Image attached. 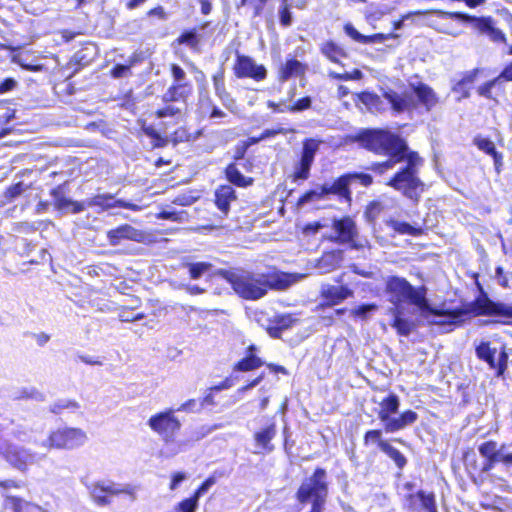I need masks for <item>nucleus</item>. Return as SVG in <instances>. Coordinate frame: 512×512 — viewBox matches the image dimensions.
I'll return each instance as SVG.
<instances>
[{
	"label": "nucleus",
	"mask_w": 512,
	"mask_h": 512,
	"mask_svg": "<svg viewBox=\"0 0 512 512\" xmlns=\"http://www.w3.org/2000/svg\"><path fill=\"white\" fill-rule=\"evenodd\" d=\"M358 140L364 148L389 157L387 161L375 164L373 166L375 171L383 173L392 169L395 164L406 160V166L399 170L387 185L401 192L405 197L417 201L424 187L418 177V168L422 160L414 152L407 153L404 140L397 134L384 129L365 130L359 134Z\"/></svg>",
	"instance_id": "obj_1"
},
{
	"label": "nucleus",
	"mask_w": 512,
	"mask_h": 512,
	"mask_svg": "<svg viewBox=\"0 0 512 512\" xmlns=\"http://www.w3.org/2000/svg\"><path fill=\"white\" fill-rule=\"evenodd\" d=\"M385 292L387 300L392 304V307L387 310V314L392 318L391 326L402 336H408L414 328L413 322L404 317V303L416 306L421 315H426L427 312L432 311V307L426 298V288L414 287L405 278L388 277Z\"/></svg>",
	"instance_id": "obj_2"
},
{
	"label": "nucleus",
	"mask_w": 512,
	"mask_h": 512,
	"mask_svg": "<svg viewBox=\"0 0 512 512\" xmlns=\"http://www.w3.org/2000/svg\"><path fill=\"white\" fill-rule=\"evenodd\" d=\"M220 275L236 294L248 300L262 298L269 289L285 290L304 277L283 272L261 274L242 270L222 271Z\"/></svg>",
	"instance_id": "obj_3"
},
{
	"label": "nucleus",
	"mask_w": 512,
	"mask_h": 512,
	"mask_svg": "<svg viewBox=\"0 0 512 512\" xmlns=\"http://www.w3.org/2000/svg\"><path fill=\"white\" fill-rule=\"evenodd\" d=\"M147 425L162 440V454L165 457H174L187 449L189 441L177 437L182 423L175 416L174 409L169 408L153 414Z\"/></svg>",
	"instance_id": "obj_4"
},
{
	"label": "nucleus",
	"mask_w": 512,
	"mask_h": 512,
	"mask_svg": "<svg viewBox=\"0 0 512 512\" xmlns=\"http://www.w3.org/2000/svg\"><path fill=\"white\" fill-rule=\"evenodd\" d=\"M400 401L397 395L390 394L384 398L380 403V410L378 417L384 424V429L388 433L397 432L404 429L408 425L416 422L418 415L412 410L403 412L399 417H394L393 414L398 412Z\"/></svg>",
	"instance_id": "obj_5"
},
{
	"label": "nucleus",
	"mask_w": 512,
	"mask_h": 512,
	"mask_svg": "<svg viewBox=\"0 0 512 512\" xmlns=\"http://www.w3.org/2000/svg\"><path fill=\"white\" fill-rule=\"evenodd\" d=\"M325 471L317 469L312 477L302 483L298 490V500L301 505H311V512H321L327 496Z\"/></svg>",
	"instance_id": "obj_6"
},
{
	"label": "nucleus",
	"mask_w": 512,
	"mask_h": 512,
	"mask_svg": "<svg viewBox=\"0 0 512 512\" xmlns=\"http://www.w3.org/2000/svg\"><path fill=\"white\" fill-rule=\"evenodd\" d=\"M86 432L79 428L64 427L52 431L49 436L41 441L40 447L45 449H74L85 444Z\"/></svg>",
	"instance_id": "obj_7"
},
{
	"label": "nucleus",
	"mask_w": 512,
	"mask_h": 512,
	"mask_svg": "<svg viewBox=\"0 0 512 512\" xmlns=\"http://www.w3.org/2000/svg\"><path fill=\"white\" fill-rule=\"evenodd\" d=\"M94 502L100 506L110 504V496L135 497L136 488L131 484H118L109 480L98 481L87 487Z\"/></svg>",
	"instance_id": "obj_8"
},
{
	"label": "nucleus",
	"mask_w": 512,
	"mask_h": 512,
	"mask_svg": "<svg viewBox=\"0 0 512 512\" xmlns=\"http://www.w3.org/2000/svg\"><path fill=\"white\" fill-rule=\"evenodd\" d=\"M0 454L4 456L7 462L20 471L27 470L30 465L37 463L41 458L37 453L32 452L30 449L8 444L6 441H2L1 439Z\"/></svg>",
	"instance_id": "obj_9"
},
{
	"label": "nucleus",
	"mask_w": 512,
	"mask_h": 512,
	"mask_svg": "<svg viewBox=\"0 0 512 512\" xmlns=\"http://www.w3.org/2000/svg\"><path fill=\"white\" fill-rule=\"evenodd\" d=\"M497 349L491 347L489 342H481L476 347V355L480 360L485 361L491 369L496 370L497 376L504 374L507 369L508 355L505 348H502L496 357Z\"/></svg>",
	"instance_id": "obj_10"
},
{
	"label": "nucleus",
	"mask_w": 512,
	"mask_h": 512,
	"mask_svg": "<svg viewBox=\"0 0 512 512\" xmlns=\"http://www.w3.org/2000/svg\"><path fill=\"white\" fill-rule=\"evenodd\" d=\"M318 150V143L315 140H306L303 144L300 160L295 164L294 181L306 180L310 176V169Z\"/></svg>",
	"instance_id": "obj_11"
},
{
	"label": "nucleus",
	"mask_w": 512,
	"mask_h": 512,
	"mask_svg": "<svg viewBox=\"0 0 512 512\" xmlns=\"http://www.w3.org/2000/svg\"><path fill=\"white\" fill-rule=\"evenodd\" d=\"M234 72L238 78H252L256 81L264 80L267 75L263 65H257L252 58L240 54H237Z\"/></svg>",
	"instance_id": "obj_12"
},
{
	"label": "nucleus",
	"mask_w": 512,
	"mask_h": 512,
	"mask_svg": "<svg viewBox=\"0 0 512 512\" xmlns=\"http://www.w3.org/2000/svg\"><path fill=\"white\" fill-rule=\"evenodd\" d=\"M471 312L463 309L457 310H437L432 308V311L422 315L432 324L443 325V326H457L464 321L465 316Z\"/></svg>",
	"instance_id": "obj_13"
},
{
	"label": "nucleus",
	"mask_w": 512,
	"mask_h": 512,
	"mask_svg": "<svg viewBox=\"0 0 512 512\" xmlns=\"http://www.w3.org/2000/svg\"><path fill=\"white\" fill-rule=\"evenodd\" d=\"M453 16L465 22L473 23L475 29L482 34H486L494 42L505 41L504 33L501 30L494 28L489 18H477L459 12L454 13Z\"/></svg>",
	"instance_id": "obj_14"
},
{
	"label": "nucleus",
	"mask_w": 512,
	"mask_h": 512,
	"mask_svg": "<svg viewBox=\"0 0 512 512\" xmlns=\"http://www.w3.org/2000/svg\"><path fill=\"white\" fill-rule=\"evenodd\" d=\"M475 315H499L512 317V305L504 303H495L487 298L477 299L470 308Z\"/></svg>",
	"instance_id": "obj_15"
},
{
	"label": "nucleus",
	"mask_w": 512,
	"mask_h": 512,
	"mask_svg": "<svg viewBox=\"0 0 512 512\" xmlns=\"http://www.w3.org/2000/svg\"><path fill=\"white\" fill-rule=\"evenodd\" d=\"M404 507L410 511L425 510L426 512H437L435 496L433 493L418 491L416 494L405 496Z\"/></svg>",
	"instance_id": "obj_16"
},
{
	"label": "nucleus",
	"mask_w": 512,
	"mask_h": 512,
	"mask_svg": "<svg viewBox=\"0 0 512 512\" xmlns=\"http://www.w3.org/2000/svg\"><path fill=\"white\" fill-rule=\"evenodd\" d=\"M107 238L111 245H119L123 240L143 242L146 235L143 231L134 228L131 225L124 224L107 232Z\"/></svg>",
	"instance_id": "obj_17"
},
{
	"label": "nucleus",
	"mask_w": 512,
	"mask_h": 512,
	"mask_svg": "<svg viewBox=\"0 0 512 512\" xmlns=\"http://www.w3.org/2000/svg\"><path fill=\"white\" fill-rule=\"evenodd\" d=\"M86 204L88 207H99L101 210H107L113 207H121L133 211L141 210L139 205L124 200H114L111 194H98L92 198L86 199Z\"/></svg>",
	"instance_id": "obj_18"
},
{
	"label": "nucleus",
	"mask_w": 512,
	"mask_h": 512,
	"mask_svg": "<svg viewBox=\"0 0 512 512\" xmlns=\"http://www.w3.org/2000/svg\"><path fill=\"white\" fill-rule=\"evenodd\" d=\"M333 229L336 233L334 240L339 243H350L357 234L355 223L349 217L334 220Z\"/></svg>",
	"instance_id": "obj_19"
},
{
	"label": "nucleus",
	"mask_w": 512,
	"mask_h": 512,
	"mask_svg": "<svg viewBox=\"0 0 512 512\" xmlns=\"http://www.w3.org/2000/svg\"><path fill=\"white\" fill-rule=\"evenodd\" d=\"M276 436V425L270 422L264 428H261L254 434L255 445L258 450L255 453H270L274 446L271 444L272 439Z\"/></svg>",
	"instance_id": "obj_20"
},
{
	"label": "nucleus",
	"mask_w": 512,
	"mask_h": 512,
	"mask_svg": "<svg viewBox=\"0 0 512 512\" xmlns=\"http://www.w3.org/2000/svg\"><path fill=\"white\" fill-rule=\"evenodd\" d=\"M320 52L330 62L341 66L342 59L347 58V53L344 50V48L331 40L325 41L320 44Z\"/></svg>",
	"instance_id": "obj_21"
},
{
	"label": "nucleus",
	"mask_w": 512,
	"mask_h": 512,
	"mask_svg": "<svg viewBox=\"0 0 512 512\" xmlns=\"http://www.w3.org/2000/svg\"><path fill=\"white\" fill-rule=\"evenodd\" d=\"M235 200V190L229 185L220 186L215 192V204L224 215L228 214L230 203Z\"/></svg>",
	"instance_id": "obj_22"
},
{
	"label": "nucleus",
	"mask_w": 512,
	"mask_h": 512,
	"mask_svg": "<svg viewBox=\"0 0 512 512\" xmlns=\"http://www.w3.org/2000/svg\"><path fill=\"white\" fill-rule=\"evenodd\" d=\"M322 295L329 300L331 304L335 305L351 297L353 291L346 286H328L322 289Z\"/></svg>",
	"instance_id": "obj_23"
},
{
	"label": "nucleus",
	"mask_w": 512,
	"mask_h": 512,
	"mask_svg": "<svg viewBox=\"0 0 512 512\" xmlns=\"http://www.w3.org/2000/svg\"><path fill=\"white\" fill-rule=\"evenodd\" d=\"M414 92L419 102L424 105L427 110H430L438 103V97L435 92L426 84L419 83L414 86Z\"/></svg>",
	"instance_id": "obj_24"
},
{
	"label": "nucleus",
	"mask_w": 512,
	"mask_h": 512,
	"mask_svg": "<svg viewBox=\"0 0 512 512\" xmlns=\"http://www.w3.org/2000/svg\"><path fill=\"white\" fill-rule=\"evenodd\" d=\"M192 91L190 83H173L163 95L165 102L184 100Z\"/></svg>",
	"instance_id": "obj_25"
},
{
	"label": "nucleus",
	"mask_w": 512,
	"mask_h": 512,
	"mask_svg": "<svg viewBox=\"0 0 512 512\" xmlns=\"http://www.w3.org/2000/svg\"><path fill=\"white\" fill-rule=\"evenodd\" d=\"M306 65L296 59H288L280 69V79L286 81L291 77L304 75Z\"/></svg>",
	"instance_id": "obj_26"
},
{
	"label": "nucleus",
	"mask_w": 512,
	"mask_h": 512,
	"mask_svg": "<svg viewBox=\"0 0 512 512\" xmlns=\"http://www.w3.org/2000/svg\"><path fill=\"white\" fill-rule=\"evenodd\" d=\"M350 184V176L346 174L338 178L331 185L325 184V188L327 190V194H337L340 197L350 199V191L348 188Z\"/></svg>",
	"instance_id": "obj_27"
},
{
	"label": "nucleus",
	"mask_w": 512,
	"mask_h": 512,
	"mask_svg": "<svg viewBox=\"0 0 512 512\" xmlns=\"http://www.w3.org/2000/svg\"><path fill=\"white\" fill-rule=\"evenodd\" d=\"M264 362L255 354H247L243 359L238 361L234 367L233 372H249L261 367Z\"/></svg>",
	"instance_id": "obj_28"
},
{
	"label": "nucleus",
	"mask_w": 512,
	"mask_h": 512,
	"mask_svg": "<svg viewBox=\"0 0 512 512\" xmlns=\"http://www.w3.org/2000/svg\"><path fill=\"white\" fill-rule=\"evenodd\" d=\"M5 504L13 512H29V508H34L43 512V509L38 504H33L15 496H7Z\"/></svg>",
	"instance_id": "obj_29"
},
{
	"label": "nucleus",
	"mask_w": 512,
	"mask_h": 512,
	"mask_svg": "<svg viewBox=\"0 0 512 512\" xmlns=\"http://www.w3.org/2000/svg\"><path fill=\"white\" fill-rule=\"evenodd\" d=\"M510 66H511V63L506 65L504 67V69L502 70V72L497 77H495L494 79L487 81L483 85L479 86L477 89L478 94L485 98H492L491 90L493 87H495L501 81H512V78H509L507 75H505L506 70H508Z\"/></svg>",
	"instance_id": "obj_30"
},
{
	"label": "nucleus",
	"mask_w": 512,
	"mask_h": 512,
	"mask_svg": "<svg viewBox=\"0 0 512 512\" xmlns=\"http://www.w3.org/2000/svg\"><path fill=\"white\" fill-rule=\"evenodd\" d=\"M505 449V445H502L501 447H498L497 443L495 441H486L482 443L478 450L482 457L486 459H492V460H501L500 455L503 454V451Z\"/></svg>",
	"instance_id": "obj_31"
},
{
	"label": "nucleus",
	"mask_w": 512,
	"mask_h": 512,
	"mask_svg": "<svg viewBox=\"0 0 512 512\" xmlns=\"http://www.w3.org/2000/svg\"><path fill=\"white\" fill-rule=\"evenodd\" d=\"M226 177L234 185L246 187L252 184V178L245 177L238 168L231 164L226 168Z\"/></svg>",
	"instance_id": "obj_32"
},
{
	"label": "nucleus",
	"mask_w": 512,
	"mask_h": 512,
	"mask_svg": "<svg viewBox=\"0 0 512 512\" xmlns=\"http://www.w3.org/2000/svg\"><path fill=\"white\" fill-rule=\"evenodd\" d=\"M383 96L388 101V103L391 104L392 108L397 112L405 110L408 105L406 98L395 91H385Z\"/></svg>",
	"instance_id": "obj_33"
},
{
	"label": "nucleus",
	"mask_w": 512,
	"mask_h": 512,
	"mask_svg": "<svg viewBox=\"0 0 512 512\" xmlns=\"http://www.w3.org/2000/svg\"><path fill=\"white\" fill-rule=\"evenodd\" d=\"M381 451L391 458L397 467L403 468L406 465V458L404 455L389 443H381Z\"/></svg>",
	"instance_id": "obj_34"
},
{
	"label": "nucleus",
	"mask_w": 512,
	"mask_h": 512,
	"mask_svg": "<svg viewBox=\"0 0 512 512\" xmlns=\"http://www.w3.org/2000/svg\"><path fill=\"white\" fill-rule=\"evenodd\" d=\"M388 225L397 233L399 234H407L412 236H417L421 233L420 228L413 227L407 222L397 221V220H390L388 222Z\"/></svg>",
	"instance_id": "obj_35"
},
{
	"label": "nucleus",
	"mask_w": 512,
	"mask_h": 512,
	"mask_svg": "<svg viewBox=\"0 0 512 512\" xmlns=\"http://www.w3.org/2000/svg\"><path fill=\"white\" fill-rule=\"evenodd\" d=\"M11 434L15 439L21 442H34L38 446L41 443L36 441L31 430L21 425H17L14 428H12Z\"/></svg>",
	"instance_id": "obj_36"
},
{
	"label": "nucleus",
	"mask_w": 512,
	"mask_h": 512,
	"mask_svg": "<svg viewBox=\"0 0 512 512\" xmlns=\"http://www.w3.org/2000/svg\"><path fill=\"white\" fill-rule=\"evenodd\" d=\"M189 275L192 279H199L207 274L211 269V264L207 262H197L187 264Z\"/></svg>",
	"instance_id": "obj_37"
},
{
	"label": "nucleus",
	"mask_w": 512,
	"mask_h": 512,
	"mask_svg": "<svg viewBox=\"0 0 512 512\" xmlns=\"http://www.w3.org/2000/svg\"><path fill=\"white\" fill-rule=\"evenodd\" d=\"M325 195H327V190L325 188V184L316 188V189H313V190H310V191H307L298 201V204L299 205H304L306 203H309V202H312V201H315V200H320L322 199Z\"/></svg>",
	"instance_id": "obj_38"
},
{
	"label": "nucleus",
	"mask_w": 512,
	"mask_h": 512,
	"mask_svg": "<svg viewBox=\"0 0 512 512\" xmlns=\"http://www.w3.org/2000/svg\"><path fill=\"white\" fill-rule=\"evenodd\" d=\"M51 196L53 197L54 205L57 209L65 210L70 208V203H72V200L64 196L60 186L52 189Z\"/></svg>",
	"instance_id": "obj_39"
},
{
	"label": "nucleus",
	"mask_w": 512,
	"mask_h": 512,
	"mask_svg": "<svg viewBox=\"0 0 512 512\" xmlns=\"http://www.w3.org/2000/svg\"><path fill=\"white\" fill-rule=\"evenodd\" d=\"M199 506V500L194 496L180 501L175 507L176 512H196Z\"/></svg>",
	"instance_id": "obj_40"
},
{
	"label": "nucleus",
	"mask_w": 512,
	"mask_h": 512,
	"mask_svg": "<svg viewBox=\"0 0 512 512\" xmlns=\"http://www.w3.org/2000/svg\"><path fill=\"white\" fill-rule=\"evenodd\" d=\"M344 30L349 37H351L353 40L360 42V43H371V42H373L374 38L377 37V35H374V36L362 35L351 24H346L344 27Z\"/></svg>",
	"instance_id": "obj_41"
},
{
	"label": "nucleus",
	"mask_w": 512,
	"mask_h": 512,
	"mask_svg": "<svg viewBox=\"0 0 512 512\" xmlns=\"http://www.w3.org/2000/svg\"><path fill=\"white\" fill-rule=\"evenodd\" d=\"M27 186L22 182H18L12 186H10L4 193V198L7 202H12L17 197H19L25 190Z\"/></svg>",
	"instance_id": "obj_42"
},
{
	"label": "nucleus",
	"mask_w": 512,
	"mask_h": 512,
	"mask_svg": "<svg viewBox=\"0 0 512 512\" xmlns=\"http://www.w3.org/2000/svg\"><path fill=\"white\" fill-rule=\"evenodd\" d=\"M336 267V257L334 254L324 255L318 264V268L321 273H327L333 270Z\"/></svg>",
	"instance_id": "obj_43"
},
{
	"label": "nucleus",
	"mask_w": 512,
	"mask_h": 512,
	"mask_svg": "<svg viewBox=\"0 0 512 512\" xmlns=\"http://www.w3.org/2000/svg\"><path fill=\"white\" fill-rule=\"evenodd\" d=\"M217 482L215 474L210 475L193 493V495L199 500L204 494H206L210 488Z\"/></svg>",
	"instance_id": "obj_44"
},
{
	"label": "nucleus",
	"mask_w": 512,
	"mask_h": 512,
	"mask_svg": "<svg viewBox=\"0 0 512 512\" xmlns=\"http://www.w3.org/2000/svg\"><path fill=\"white\" fill-rule=\"evenodd\" d=\"M217 482L215 474L210 475L193 493V495L199 500L204 494H206L210 488Z\"/></svg>",
	"instance_id": "obj_45"
},
{
	"label": "nucleus",
	"mask_w": 512,
	"mask_h": 512,
	"mask_svg": "<svg viewBox=\"0 0 512 512\" xmlns=\"http://www.w3.org/2000/svg\"><path fill=\"white\" fill-rule=\"evenodd\" d=\"M78 407H79V405L75 401L59 400L51 406L50 410L53 413H60L64 409L74 411V410L78 409Z\"/></svg>",
	"instance_id": "obj_46"
},
{
	"label": "nucleus",
	"mask_w": 512,
	"mask_h": 512,
	"mask_svg": "<svg viewBox=\"0 0 512 512\" xmlns=\"http://www.w3.org/2000/svg\"><path fill=\"white\" fill-rule=\"evenodd\" d=\"M188 479V474L183 471L173 472L170 476L169 489L171 491L177 490L180 485Z\"/></svg>",
	"instance_id": "obj_47"
},
{
	"label": "nucleus",
	"mask_w": 512,
	"mask_h": 512,
	"mask_svg": "<svg viewBox=\"0 0 512 512\" xmlns=\"http://www.w3.org/2000/svg\"><path fill=\"white\" fill-rule=\"evenodd\" d=\"M378 309L376 304H363L356 308H354L351 313L355 317H359L361 319H366L367 315L371 312H374Z\"/></svg>",
	"instance_id": "obj_48"
},
{
	"label": "nucleus",
	"mask_w": 512,
	"mask_h": 512,
	"mask_svg": "<svg viewBox=\"0 0 512 512\" xmlns=\"http://www.w3.org/2000/svg\"><path fill=\"white\" fill-rule=\"evenodd\" d=\"M19 393L18 398H28L36 401H44L45 399L44 394L34 387L23 388Z\"/></svg>",
	"instance_id": "obj_49"
},
{
	"label": "nucleus",
	"mask_w": 512,
	"mask_h": 512,
	"mask_svg": "<svg viewBox=\"0 0 512 512\" xmlns=\"http://www.w3.org/2000/svg\"><path fill=\"white\" fill-rule=\"evenodd\" d=\"M359 100L369 109L377 108L379 97L370 92H363L358 95Z\"/></svg>",
	"instance_id": "obj_50"
},
{
	"label": "nucleus",
	"mask_w": 512,
	"mask_h": 512,
	"mask_svg": "<svg viewBox=\"0 0 512 512\" xmlns=\"http://www.w3.org/2000/svg\"><path fill=\"white\" fill-rule=\"evenodd\" d=\"M483 70L481 69H474L472 71L467 72L463 78L456 84L455 90L462 88L466 84L473 83L477 77L481 74H483Z\"/></svg>",
	"instance_id": "obj_51"
},
{
	"label": "nucleus",
	"mask_w": 512,
	"mask_h": 512,
	"mask_svg": "<svg viewBox=\"0 0 512 512\" xmlns=\"http://www.w3.org/2000/svg\"><path fill=\"white\" fill-rule=\"evenodd\" d=\"M382 432L380 430H369L366 432L364 436L365 444L370 442L377 443L378 447L381 449V443H388L387 441L381 438Z\"/></svg>",
	"instance_id": "obj_52"
},
{
	"label": "nucleus",
	"mask_w": 512,
	"mask_h": 512,
	"mask_svg": "<svg viewBox=\"0 0 512 512\" xmlns=\"http://www.w3.org/2000/svg\"><path fill=\"white\" fill-rule=\"evenodd\" d=\"M475 143L477 145V147L482 150L483 152L487 153V154H492V153H495V145L494 143L488 139V138H477L475 139Z\"/></svg>",
	"instance_id": "obj_53"
},
{
	"label": "nucleus",
	"mask_w": 512,
	"mask_h": 512,
	"mask_svg": "<svg viewBox=\"0 0 512 512\" xmlns=\"http://www.w3.org/2000/svg\"><path fill=\"white\" fill-rule=\"evenodd\" d=\"M174 410L175 412H197L201 410V407L195 399H189Z\"/></svg>",
	"instance_id": "obj_54"
},
{
	"label": "nucleus",
	"mask_w": 512,
	"mask_h": 512,
	"mask_svg": "<svg viewBox=\"0 0 512 512\" xmlns=\"http://www.w3.org/2000/svg\"><path fill=\"white\" fill-rule=\"evenodd\" d=\"M311 106V98L304 97L299 99L293 106H288L287 111L290 112H300L310 108Z\"/></svg>",
	"instance_id": "obj_55"
},
{
	"label": "nucleus",
	"mask_w": 512,
	"mask_h": 512,
	"mask_svg": "<svg viewBox=\"0 0 512 512\" xmlns=\"http://www.w3.org/2000/svg\"><path fill=\"white\" fill-rule=\"evenodd\" d=\"M350 176V182H359L362 186H369L372 183V177L369 174L364 173H352L348 174Z\"/></svg>",
	"instance_id": "obj_56"
},
{
	"label": "nucleus",
	"mask_w": 512,
	"mask_h": 512,
	"mask_svg": "<svg viewBox=\"0 0 512 512\" xmlns=\"http://www.w3.org/2000/svg\"><path fill=\"white\" fill-rule=\"evenodd\" d=\"M171 72L174 79L173 83H188L186 81V74L180 66L173 64L171 67Z\"/></svg>",
	"instance_id": "obj_57"
},
{
	"label": "nucleus",
	"mask_w": 512,
	"mask_h": 512,
	"mask_svg": "<svg viewBox=\"0 0 512 512\" xmlns=\"http://www.w3.org/2000/svg\"><path fill=\"white\" fill-rule=\"evenodd\" d=\"M280 22L283 26H289L292 22V16L289 10V5L285 4L280 9Z\"/></svg>",
	"instance_id": "obj_58"
},
{
	"label": "nucleus",
	"mask_w": 512,
	"mask_h": 512,
	"mask_svg": "<svg viewBox=\"0 0 512 512\" xmlns=\"http://www.w3.org/2000/svg\"><path fill=\"white\" fill-rule=\"evenodd\" d=\"M130 72V67L127 65L118 64L112 69V76L114 78L126 77Z\"/></svg>",
	"instance_id": "obj_59"
},
{
	"label": "nucleus",
	"mask_w": 512,
	"mask_h": 512,
	"mask_svg": "<svg viewBox=\"0 0 512 512\" xmlns=\"http://www.w3.org/2000/svg\"><path fill=\"white\" fill-rule=\"evenodd\" d=\"M213 86L215 91L225 87L224 71L222 69L213 75Z\"/></svg>",
	"instance_id": "obj_60"
},
{
	"label": "nucleus",
	"mask_w": 512,
	"mask_h": 512,
	"mask_svg": "<svg viewBox=\"0 0 512 512\" xmlns=\"http://www.w3.org/2000/svg\"><path fill=\"white\" fill-rule=\"evenodd\" d=\"M220 101L230 111L235 110V108H236L235 100L231 97L230 93L225 94L222 98H220Z\"/></svg>",
	"instance_id": "obj_61"
},
{
	"label": "nucleus",
	"mask_w": 512,
	"mask_h": 512,
	"mask_svg": "<svg viewBox=\"0 0 512 512\" xmlns=\"http://www.w3.org/2000/svg\"><path fill=\"white\" fill-rule=\"evenodd\" d=\"M178 112H179V110L174 108L173 106H167L163 109L158 110L157 116L159 118H164V117H168V116H173Z\"/></svg>",
	"instance_id": "obj_62"
},
{
	"label": "nucleus",
	"mask_w": 512,
	"mask_h": 512,
	"mask_svg": "<svg viewBox=\"0 0 512 512\" xmlns=\"http://www.w3.org/2000/svg\"><path fill=\"white\" fill-rule=\"evenodd\" d=\"M15 85H16V81L14 79H12V78L5 79L0 84V94L12 90L15 87Z\"/></svg>",
	"instance_id": "obj_63"
},
{
	"label": "nucleus",
	"mask_w": 512,
	"mask_h": 512,
	"mask_svg": "<svg viewBox=\"0 0 512 512\" xmlns=\"http://www.w3.org/2000/svg\"><path fill=\"white\" fill-rule=\"evenodd\" d=\"M496 280L498 284L501 285L502 287L508 286V279L507 276L504 274L502 267L496 268Z\"/></svg>",
	"instance_id": "obj_64"
}]
</instances>
